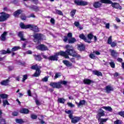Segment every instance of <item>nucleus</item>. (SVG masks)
I'll list each match as a JSON object with an SVG mask.
<instances>
[{"instance_id":"f257e3e1","label":"nucleus","mask_w":124,"mask_h":124,"mask_svg":"<svg viewBox=\"0 0 124 124\" xmlns=\"http://www.w3.org/2000/svg\"><path fill=\"white\" fill-rule=\"evenodd\" d=\"M65 49H66L65 51L61 50L55 53L54 55L49 56L48 60L53 62H55V61L57 62L59 60L58 56L63 57L65 59H69V56L75 57V58H81V56L76 52L73 46L67 45L65 46Z\"/></svg>"},{"instance_id":"f03ea898","label":"nucleus","mask_w":124,"mask_h":124,"mask_svg":"<svg viewBox=\"0 0 124 124\" xmlns=\"http://www.w3.org/2000/svg\"><path fill=\"white\" fill-rule=\"evenodd\" d=\"M65 113L68 115L70 120H71V122L72 124H77V123H79L81 121L80 117L73 116V110H65Z\"/></svg>"},{"instance_id":"7ed1b4c3","label":"nucleus","mask_w":124,"mask_h":124,"mask_svg":"<svg viewBox=\"0 0 124 124\" xmlns=\"http://www.w3.org/2000/svg\"><path fill=\"white\" fill-rule=\"evenodd\" d=\"M100 1L101 3H104L105 4H111L112 7L115 9H118L119 10L123 9V8L120 5L119 3L113 2L111 0H100Z\"/></svg>"},{"instance_id":"20e7f679","label":"nucleus","mask_w":124,"mask_h":124,"mask_svg":"<svg viewBox=\"0 0 124 124\" xmlns=\"http://www.w3.org/2000/svg\"><path fill=\"white\" fill-rule=\"evenodd\" d=\"M72 33L68 32L67 36H64L63 41L65 43H66L68 41L69 44H73L74 43H75L77 40L75 37H72Z\"/></svg>"},{"instance_id":"39448f33","label":"nucleus","mask_w":124,"mask_h":124,"mask_svg":"<svg viewBox=\"0 0 124 124\" xmlns=\"http://www.w3.org/2000/svg\"><path fill=\"white\" fill-rule=\"evenodd\" d=\"M62 84L66 86V85L67 84V81L63 80L58 82H51L49 83V85L50 87H52L53 89H61V88H62Z\"/></svg>"},{"instance_id":"423d86ee","label":"nucleus","mask_w":124,"mask_h":124,"mask_svg":"<svg viewBox=\"0 0 124 124\" xmlns=\"http://www.w3.org/2000/svg\"><path fill=\"white\" fill-rule=\"evenodd\" d=\"M31 68L33 70H36L35 72L33 75V77H39L40 76L41 71H40V69L37 64L32 65Z\"/></svg>"},{"instance_id":"0eeeda50","label":"nucleus","mask_w":124,"mask_h":124,"mask_svg":"<svg viewBox=\"0 0 124 124\" xmlns=\"http://www.w3.org/2000/svg\"><path fill=\"white\" fill-rule=\"evenodd\" d=\"M0 14H1L0 16V22H5L10 17V15L4 12H1Z\"/></svg>"},{"instance_id":"6e6552de","label":"nucleus","mask_w":124,"mask_h":124,"mask_svg":"<svg viewBox=\"0 0 124 124\" xmlns=\"http://www.w3.org/2000/svg\"><path fill=\"white\" fill-rule=\"evenodd\" d=\"M34 42H38L39 43L42 39V34L41 33H35L33 35Z\"/></svg>"},{"instance_id":"1a4fd4ad","label":"nucleus","mask_w":124,"mask_h":124,"mask_svg":"<svg viewBox=\"0 0 124 124\" xmlns=\"http://www.w3.org/2000/svg\"><path fill=\"white\" fill-rule=\"evenodd\" d=\"M74 2L75 4L78 6H86L88 4V2L81 0H74Z\"/></svg>"},{"instance_id":"9d476101","label":"nucleus","mask_w":124,"mask_h":124,"mask_svg":"<svg viewBox=\"0 0 124 124\" xmlns=\"http://www.w3.org/2000/svg\"><path fill=\"white\" fill-rule=\"evenodd\" d=\"M105 116V113L104 112V110L102 108H100L98 109V113L96 115V119L98 120V119L101 118V117H104Z\"/></svg>"},{"instance_id":"9b49d317","label":"nucleus","mask_w":124,"mask_h":124,"mask_svg":"<svg viewBox=\"0 0 124 124\" xmlns=\"http://www.w3.org/2000/svg\"><path fill=\"white\" fill-rule=\"evenodd\" d=\"M29 26V29L34 32H38L39 31V28L37 26L33 24H30Z\"/></svg>"},{"instance_id":"f8f14e48","label":"nucleus","mask_w":124,"mask_h":124,"mask_svg":"<svg viewBox=\"0 0 124 124\" xmlns=\"http://www.w3.org/2000/svg\"><path fill=\"white\" fill-rule=\"evenodd\" d=\"M37 49L40 51H47L48 47L44 44H41L37 46Z\"/></svg>"},{"instance_id":"ddd939ff","label":"nucleus","mask_w":124,"mask_h":124,"mask_svg":"<svg viewBox=\"0 0 124 124\" xmlns=\"http://www.w3.org/2000/svg\"><path fill=\"white\" fill-rule=\"evenodd\" d=\"M79 38L83 40L85 42H87V43H92V41H89L87 38V37L84 35V34H81L79 35Z\"/></svg>"},{"instance_id":"4468645a","label":"nucleus","mask_w":124,"mask_h":124,"mask_svg":"<svg viewBox=\"0 0 124 124\" xmlns=\"http://www.w3.org/2000/svg\"><path fill=\"white\" fill-rule=\"evenodd\" d=\"M22 13L23 11L21 9H18L14 13L13 15L16 18H19V15H20V14H22Z\"/></svg>"},{"instance_id":"2eb2a0df","label":"nucleus","mask_w":124,"mask_h":124,"mask_svg":"<svg viewBox=\"0 0 124 124\" xmlns=\"http://www.w3.org/2000/svg\"><path fill=\"white\" fill-rule=\"evenodd\" d=\"M10 78H8L6 80H2L0 82V85H2V86H8L9 84V82H10Z\"/></svg>"},{"instance_id":"dca6fc26","label":"nucleus","mask_w":124,"mask_h":124,"mask_svg":"<svg viewBox=\"0 0 124 124\" xmlns=\"http://www.w3.org/2000/svg\"><path fill=\"white\" fill-rule=\"evenodd\" d=\"M19 26L21 29H22V30H27L28 29H30V24L26 25L25 24H24V23L21 22Z\"/></svg>"},{"instance_id":"f3484780","label":"nucleus","mask_w":124,"mask_h":124,"mask_svg":"<svg viewBox=\"0 0 124 124\" xmlns=\"http://www.w3.org/2000/svg\"><path fill=\"white\" fill-rule=\"evenodd\" d=\"M83 82L84 85H91V83H93V80L89 78H85Z\"/></svg>"},{"instance_id":"a211bd4d","label":"nucleus","mask_w":124,"mask_h":124,"mask_svg":"<svg viewBox=\"0 0 124 124\" xmlns=\"http://www.w3.org/2000/svg\"><path fill=\"white\" fill-rule=\"evenodd\" d=\"M105 90L107 93H110V92H113L114 88L110 85H108L106 87Z\"/></svg>"},{"instance_id":"6ab92c4d","label":"nucleus","mask_w":124,"mask_h":124,"mask_svg":"<svg viewBox=\"0 0 124 124\" xmlns=\"http://www.w3.org/2000/svg\"><path fill=\"white\" fill-rule=\"evenodd\" d=\"M19 113L20 114H29L30 113V110L28 108H23L20 110Z\"/></svg>"},{"instance_id":"aec40b11","label":"nucleus","mask_w":124,"mask_h":124,"mask_svg":"<svg viewBox=\"0 0 124 124\" xmlns=\"http://www.w3.org/2000/svg\"><path fill=\"white\" fill-rule=\"evenodd\" d=\"M76 104L78 105V108H79L80 106H83V105H85L86 104V100H80L79 103L76 102Z\"/></svg>"},{"instance_id":"412c9836","label":"nucleus","mask_w":124,"mask_h":124,"mask_svg":"<svg viewBox=\"0 0 124 124\" xmlns=\"http://www.w3.org/2000/svg\"><path fill=\"white\" fill-rule=\"evenodd\" d=\"M111 56L113 57V58H117L118 56H119V53L117 52L115 50H111L110 51Z\"/></svg>"},{"instance_id":"4be33fe9","label":"nucleus","mask_w":124,"mask_h":124,"mask_svg":"<svg viewBox=\"0 0 124 124\" xmlns=\"http://www.w3.org/2000/svg\"><path fill=\"white\" fill-rule=\"evenodd\" d=\"M102 5V3L99 2V1L95 2L93 4V6L94 8H99L101 7Z\"/></svg>"},{"instance_id":"5701e85b","label":"nucleus","mask_w":124,"mask_h":124,"mask_svg":"<svg viewBox=\"0 0 124 124\" xmlns=\"http://www.w3.org/2000/svg\"><path fill=\"white\" fill-rule=\"evenodd\" d=\"M62 62L67 67H70L71 66H72V63L69 62V61L67 60H63Z\"/></svg>"},{"instance_id":"b1692460","label":"nucleus","mask_w":124,"mask_h":124,"mask_svg":"<svg viewBox=\"0 0 124 124\" xmlns=\"http://www.w3.org/2000/svg\"><path fill=\"white\" fill-rule=\"evenodd\" d=\"M18 36L20 38V40L22 41H26V39L24 38V33L23 32L19 31L18 33Z\"/></svg>"},{"instance_id":"393cba45","label":"nucleus","mask_w":124,"mask_h":124,"mask_svg":"<svg viewBox=\"0 0 124 124\" xmlns=\"http://www.w3.org/2000/svg\"><path fill=\"white\" fill-rule=\"evenodd\" d=\"M78 50L79 51H85V49H86V46L85 45L81 44L78 46Z\"/></svg>"},{"instance_id":"a878e982","label":"nucleus","mask_w":124,"mask_h":124,"mask_svg":"<svg viewBox=\"0 0 124 124\" xmlns=\"http://www.w3.org/2000/svg\"><path fill=\"white\" fill-rule=\"evenodd\" d=\"M7 34V32L4 31L1 35V41H5L6 40V35Z\"/></svg>"},{"instance_id":"bb28decb","label":"nucleus","mask_w":124,"mask_h":124,"mask_svg":"<svg viewBox=\"0 0 124 124\" xmlns=\"http://www.w3.org/2000/svg\"><path fill=\"white\" fill-rule=\"evenodd\" d=\"M93 73L94 75H96L98 77L102 76V73L99 72L97 70H93Z\"/></svg>"},{"instance_id":"cd10ccee","label":"nucleus","mask_w":124,"mask_h":124,"mask_svg":"<svg viewBox=\"0 0 124 124\" xmlns=\"http://www.w3.org/2000/svg\"><path fill=\"white\" fill-rule=\"evenodd\" d=\"M102 109H104L106 111H108V112H112L113 111V109L111 107L108 106V107H102Z\"/></svg>"},{"instance_id":"c85d7f7f","label":"nucleus","mask_w":124,"mask_h":124,"mask_svg":"<svg viewBox=\"0 0 124 124\" xmlns=\"http://www.w3.org/2000/svg\"><path fill=\"white\" fill-rule=\"evenodd\" d=\"M74 25H75L77 28H78L80 30H83V27H81V26L80 25L79 21H75L74 23Z\"/></svg>"},{"instance_id":"c756f323","label":"nucleus","mask_w":124,"mask_h":124,"mask_svg":"<svg viewBox=\"0 0 124 124\" xmlns=\"http://www.w3.org/2000/svg\"><path fill=\"white\" fill-rule=\"evenodd\" d=\"M98 121L100 123L104 124V123H106L108 121V118H99Z\"/></svg>"},{"instance_id":"7c9ffc66","label":"nucleus","mask_w":124,"mask_h":124,"mask_svg":"<svg viewBox=\"0 0 124 124\" xmlns=\"http://www.w3.org/2000/svg\"><path fill=\"white\" fill-rule=\"evenodd\" d=\"M16 124H22L25 123V121L22 119H16Z\"/></svg>"},{"instance_id":"2f4dec72","label":"nucleus","mask_w":124,"mask_h":124,"mask_svg":"<svg viewBox=\"0 0 124 124\" xmlns=\"http://www.w3.org/2000/svg\"><path fill=\"white\" fill-rule=\"evenodd\" d=\"M20 18L23 21H26V19H27V18H28V16H26V15H25V14H21L20 16Z\"/></svg>"},{"instance_id":"473e14b6","label":"nucleus","mask_w":124,"mask_h":124,"mask_svg":"<svg viewBox=\"0 0 124 124\" xmlns=\"http://www.w3.org/2000/svg\"><path fill=\"white\" fill-rule=\"evenodd\" d=\"M2 55H5V54H11V51L9 48H7V50H3L2 51Z\"/></svg>"},{"instance_id":"72a5a7b5","label":"nucleus","mask_w":124,"mask_h":124,"mask_svg":"<svg viewBox=\"0 0 124 124\" xmlns=\"http://www.w3.org/2000/svg\"><path fill=\"white\" fill-rule=\"evenodd\" d=\"M65 99L63 98H59L58 99V102H59V103H62V104H64V102H65Z\"/></svg>"},{"instance_id":"f704fd0d","label":"nucleus","mask_w":124,"mask_h":124,"mask_svg":"<svg viewBox=\"0 0 124 124\" xmlns=\"http://www.w3.org/2000/svg\"><path fill=\"white\" fill-rule=\"evenodd\" d=\"M35 60L38 62H40L42 60V58L41 55H35Z\"/></svg>"},{"instance_id":"c9c22d12","label":"nucleus","mask_w":124,"mask_h":124,"mask_svg":"<svg viewBox=\"0 0 124 124\" xmlns=\"http://www.w3.org/2000/svg\"><path fill=\"white\" fill-rule=\"evenodd\" d=\"M55 12L56 14L60 15V16H63V13H62V12L61 10L55 9Z\"/></svg>"},{"instance_id":"e433bc0d","label":"nucleus","mask_w":124,"mask_h":124,"mask_svg":"<svg viewBox=\"0 0 124 124\" xmlns=\"http://www.w3.org/2000/svg\"><path fill=\"white\" fill-rule=\"evenodd\" d=\"M0 97L1 98H2V99H4L5 98H8V95L7 94H0Z\"/></svg>"},{"instance_id":"4c0bfd02","label":"nucleus","mask_w":124,"mask_h":124,"mask_svg":"<svg viewBox=\"0 0 124 124\" xmlns=\"http://www.w3.org/2000/svg\"><path fill=\"white\" fill-rule=\"evenodd\" d=\"M19 49H20V47H19V46H14L12 48L11 50H10L11 51V53L12 52H15L16 51H18V50H19Z\"/></svg>"},{"instance_id":"58836bf2","label":"nucleus","mask_w":124,"mask_h":124,"mask_svg":"<svg viewBox=\"0 0 124 124\" xmlns=\"http://www.w3.org/2000/svg\"><path fill=\"white\" fill-rule=\"evenodd\" d=\"M93 36L94 35L92 33H90L87 35V38L88 39H89V40H92V39L93 38Z\"/></svg>"},{"instance_id":"ea45409f","label":"nucleus","mask_w":124,"mask_h":124,"mask_svg":"<svg viewBox=\"0 0 124 124\" xmlns=\"http://www.w3.org/2000/svg\"><path fill=\"white\" fill-rule=\"evenodd\" d=\"M109 45H110L112 48H114V47H116V46H117V41H114L111 42V43Z\"/></svg>"},{"instance_id":"a19ab883","label":"nucleus","mask_w":124,"mask_h":124,"mask_svg":"<svg viewBox=\"0 0 124 124\" xmlns=\"http://www.w3.org/2000/svg\"><path fill=\"white\" fill-rule=\"evenodd\" d=\"M75 13H76V10H72L70 13L71 17L73 18L74 17V15H75Z\"/></svg>"},{"instance_id":"79ce46f5","label":"nucleus","mask_w":124,"mask_h":124,"mask_svg":"<svg viewBox=\"0 0 124 124\" xmlns=\"http://www.w3.org/2000/svg\"><path fill=\"white\" fill-rule=\"evenodd\" d=\"M6 105H10L8 101L7 100H3V106H4V107H5Z\"/></svg>"},{"instance_id":"37998d69","label":"nucleus","mask_w":124,"mask_h":124,"mask_svg":"<svg viewBox=\"0 0 124 124\" xmlns=\"http://www.w3.org/2000/svg\"><path fill=\"white\" fill-rule=\"evenodd\" d=\"M61 76H62V73L58 72L55 74V76L54 77L55 79H57L59 78V77H61Z\"/></svg>"},{"instance_id":"c03bdc74","label":"nucleus","mask_w":124,"mask_h":124,"mask_svg":"<svg viewBox=\"0 0 124 124\" xmlns=\"http://www.w3.org/2000/svg\"><path fill=\"white\" fill-rule=\"evenodd\" d=\"M31 8L34 11H39V8L36 6H32Z\"/></svg>"},{"instance_id":"a18cd8bd","label":"nucleus","mask_w":124,"mask_h":124,"mask_svg":"<svg viewBox=\"0 0 124 124\" xmlns=\"http://www.w3.org/2000/svg\"><path fill=\"white\" fill-rule=\"evenodd\" d=\"M109 65H110V66L112 68H115L116 65L115 64V62L113 61H111L110 62H109Z\"/></svg>"},{"instance_id":"49530a36","label":"nucleus","mask_w":124,"mask_h":124,"mask_svg":"<svg viewBox=\"0 0 124 124\" xmlns=\"http://www.w3.org/2000/svg\"><path fill=\"white\" fill-rule=\"evenodd\" d=\"M114 124H123V121L121 120L117 119L114 122Z\"/></svg>"},{"instance_id":"de8ad7c7","label":"nucleus","mask_w":124,"mask_h":124,"mask_svg":"<svg viewBox=\"0 0 124 124\" xmlns=\"http://www.w3.org/2000/svg\"><path fill=\"white\" fill-rule=\"evenodd\" d=\"M112 42V36H110L108 39L107 43L110 45Z\"/></svg>"},{"instance_id":"09e8293b","label":"nucleus","mask_w":124,"mask_h":124,"mask_svg":"<svg viewBox=\"0 0 124 124\" xmlns=\"http://www.w3.org/2000/svg\"><path fill=\"white\" fill-rule=\"evenodd\" d=\"M0 124H6V121L4 119H0Z\"/></svg>"},{"instance_id":"8fccbe9b","label":"nucleus","mask_w":124,"mask_h":124,"mask_svg":"<svg viewBox=\"0 0 124 124\" xmlns=\"http://www.w3.org/2000/svg\"><path fill=\"white\" fill-rule=\"evenodd\" d=\"M67 105H68V106L69 107H71V108H73L74 107H75V106L74 105H73V104H72V103L68 102L67 103Z\"/></svg>"},{"instance_id":"3c124183","label":"nucleus","mask_w":124,"mask_h":124,"mask_svg":"<svg viewBox=\"0 0 124 124\" xmlns=\"http://www.w3.org/2000/svg\"><path fill=\"white\" fill-rule=\"evenodd\" d=\"M31 117L32 120H36L37 119V115L35 114H31Z\"/></svg>"},{"instance_id":"603ef678","label":"nucleus","mask_w":124,"mask_h":124,"mask_svg":"<svg viewBox=\"0 0 124 124\" xmlns=\"http://www.w3.org/2000/svg\"><path fill=\"white\" fill-rule=\"evenodd\" d=\"M28 79V75H24L23 76V78H22V82H25L26 80Z\"/></svg>"},{"instance_id":"864d4df0","label":"nucleus","mask_w":124,"mask_h":124,"mask_svg":"<svg viewBox=\"0 0 124 124\" xmlns=\"http://www.w3.org/2000/svg\"><path fill=\"white\" fill-rule=\"evenodd\" d=\"M118 115H119V116H121V117H123V118H124V111H121L119 112Z\"/></svg>"},{"instance_id":"5fc2aeb1","label":"nucleus","mask_w":124,"mask_h":124,"mask_svg":"<svg viewBox=\"0 0 124 124\" xmlns=\"http://www.w3.org/2000/svg\"><path fill=\"white\" fill-rule=\"evenodd\" d=\"M89 57L90 59H93V60L95 59V55H94V54H93V53H91L89 55Z\"/></svg>"},{"instance_id":"6e6d98bb","label":"nucleus","mask_w":124,"mask_h":124,"mask_svg":"<svg viewBox=\"0 0 124 124\" xmlns=\"http://www.w3.org/2000/svg\"><path fill=\"white\" fill-rule=\"evenodd\" d=\"M18 114H19V112H17L16 111H14L12 112V116H14V117H17Z\"/></svg>"},{"instance_id":"4d7b16f0","label":"nucleus","mask_w":124,"mask_h":124,"mask_svg":"<svg viewBox=\"0 0 124 124\" xmlns=\"http://www.w3.org/2000/svg\"><path fill=\"white\" fill-rule=\"evenodd\" d=\"M48 77H45V78L42 79L43 82H48Z\"/></svg>"},{"instance_id":"13d9d810","label":"nucleus","mask_w":124,"mask_h":124,"mask_svg":"<svg viewBox=\"0 0 124 124\" xmlns=\"http://www.w3.org/2000/svg\"><path fill=\"white\" fill-rule=\"evenodd\" d=\"M27 18H35V15L34 14H31L29 16H27Z\"/></svg>"},{"instance_id":"bf43d9fd","label":"nucleus","mask_w":124,"mask_h":124,"mask_svg":"<svg viewBox=\"0 0 124 124\" xmlns=\"http://www.w3.org/2000/svg\"><path fill=\"white\" fill-rule=\"evenodd\" d=\"M8 70L9 71H12V70H13V69H14V67H13V66H9L8 67Z\"/></svg>"},{"instance_id":"052dcab7","label":"nucleus","mask_w":124,"mask_h":124,"mask_svg":"<svg viewBox=\"0 0 124 124\" xmlns=\"http://www.w3.org/2000/svg\"><path fill=\"white\" fill-rule=\"evenodd\" d=\"M50 23L52 24V25H55V19L51 18L50 19Z\"/></svg>"},{"instance_id":"680f3d73","label":"nucleus","mask_w":124,"mask_h":124,"mask_svg":"<svg viewBox=\"0 0 124 124\" xmlns=\"http://www.w3.org/2000/svg\"><path fill=\"white\" fill-rule=\"evenodd\" d=\"M70 62H73V63H75V62H76L75 61V58H71L70 59Z\"/></svg>"},{"instance_id":"e2e57ef3","label":"nucleus","mask_w":124,"mask_h":124,"mask_svg":"<svg viewBox=\"0 0 124 124\" xmlns=\"http://www.w3.org/2000/svg\"><path fill=\"white\" fill-rule=\"evenodd\" d=\"M119 76V73L115 72L114 74H113V77H118Z\"/></svg>"},{"instance_id":"0e129e2a","label":"nucleus","mask_w":124,"mask_h":124,"mask_svg":"<svg viewBox=\"0 0 124 124\" xmlns=\"http://www.w3.org/2000/svg\"><path fill=\"white\" fill-rule=\"evenodd\" d=\"M28 95L29 96H31V92L30 90L28 91Z\"/></svg>"},{"instance_id":"69168bd1","label":"nucleus","mask_w":124,"mask_h":124,"mask_svg":"<svg viewBox=\"0 0 124 124\" xmlns=\"http://www.w3.org/2000/svg\"><path fill=\"white\" fill-rule=\"evenodd\" d=\"M110 28V23H107L106 24V29H109Z\"/></svg>"},{"instance_id":"338daca9","label":"nucleus","mask_w":124,"mask_h":124,"mask_svg":"<svg viewBox=\"0 0 124 124\" xmlns=\"http://www.w3.org/2000/svg\"><path fill=\"white\" fill-rule=\"evenodd\" d=\"M35 103L36 105H40V102H39V101L38 100H35Z\"/></svg>"},{"instance_id":"774afa93","label":"nucleus","mask_w":124,"mask_h":124,"mask_svg":"<svg viewBox=\"0 0 124 124\" xmlns=\"http://www.w3.org/2000/svg\"><path fill=\"white\" fill-rule=\"evenodd\" d=\"M117 61L119 62H123V59L119 58L117 59Z\"/></svg>"}]
</instances>
